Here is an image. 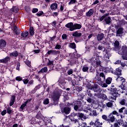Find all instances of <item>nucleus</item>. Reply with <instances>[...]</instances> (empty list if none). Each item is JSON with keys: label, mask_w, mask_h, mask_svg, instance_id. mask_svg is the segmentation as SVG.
<instances>
[{"label": "nucleus", "mask_w": 127, "mask_h": 127, "mask_svg": "<svg viewBox=\"0 0 127 127\" xmlns=\"http://www.w3.org/2000/svg\"><path fill=\"white\" fill-rule=\"evenodd\" d=\"M20 66V64L19 63L17 64V67L16 68V70L19 71Z\"/></svg>", "instance_id": "nucleus-62"}, {"label": "nucleus", "mask_w": 127, "mask_h": 127, "mask_svg": "<svg viewBox=\"0 0 127 127\" xmlns=\"http://www.w3.org/2000/svg\"><path fill=\"white\" fill-rule=\"evenodd\" d=\"M18 11H19V9L16 7H13L10 10L11 12H14V13H17V12H18Z\"/></svg>", "instance_id": "nucleus-26"}, {"label": "nucleus", "mask_w": 127, "mask_h": 127, "mask_svg": "<svg viewBox=\"0 0 127 127\" xmlns=\"http://www.w3.org/2000/svg\"><path fill=\"white\" fill-rule=\"evenodd\" d=\"M89 67L84 66L82 68V71L84 72H87L89 70Z\"/></svg>", "instance_id": "nucleus-39"}, {"label": "nucleus", "mask_w": 127, "mask_h": 127, "mask_svg": "<svg viewBox=\"0 0 127 127\" xmlns=\"http://www.w3.org/2000/svg\"><path fill=\"white\" fill-rule=\"evenodd\" d=\"M120 47V43L119 41H115L114 42V50L116 51H118L119 50Z\"/></svg>", "instance_id": "nucleus-14"}, {"label": "nucleus", "mask_w": 127, "mask_h": 127, "mask_svg": "<svg viewBox=\"0 0 127 127\" xmlns=\"http://www.w3.org/2000/svg\"><path fill=\"white\" fill-rule=\"evenodd\" d=\"M112 80V78L108 77V78H107V79L106 80V84H111Z\"/></svg>", "instance_id": "nucleus-36"}, {"label": "nucleus", "mask_w": 127, "mask_h": 127, "mask_svg": "<svg viewBox=\"0 0 127 127\" xmlns=\"http://www.w3.org/2000/svg\"><path fill=\"white\" fill-rule=\"evenodd\" d=\"M15 79L16 81H21L22 80V78L21 76H18L16 77Z\"/></svg>", "instance_id": "nucleus-49"}, {"label": "nucleus", "mask_w": 127, "mask_h": 127, "mask_svg": "<svg viewBox=\"0 0 127 127\" xmlns=\"http://www.w3.org/2000/svg\"><path fill=\"white\" fill-rule=\"evenodd\" d=\"M109 15V13H106L100 18V21H102L104 18Z\"/></svg>", "instance_id": "nucleus-34"}, {"label": "nucleus", "mask_w": 127, "mask_h": 127, "mask_svg": "<svg viewBox=\"0 0 127 127\" xmlns=\"http://www.w3.org/2000/svg\"><path fill=\"white\" fill-rule=\"evenodd\" d=\"M66 38H67V36L65 34H64L63 35H62V39L63 40H66Z\"/></svg>", "instance_id": "nucleus-61"}, {"label": "nucleus", "mask_w": 127, "mask_h": 127, "mask_svg": "<svg viewBox=\"0 0 127 127\" xmlns=\"http://www.w3.org/2000/svg\"><path fill=\"white\" fill-rule=\"evenodd\" d=\"M50 8L51 10H55L58 8V4L56 3H53L51 5Z\"/></svg>", "instance_id": "nucleus-21"}, {"label": "nucleus", "mask_w": 127, "mask_h": 127, "mask_svg": "<svg viewBox=\"0 0 127 127\" xmlns=\"http://www.w3.org/2000/svg\"><path fill=\"white\" fill-rule=\"evenodd\" d=\"M126 100L125 99H123L121 101H120V105H125L127 106V104L126 103Z\"/></svg>", "instance_id": "nucleus-35"}, {"label": "nucleus", "mask_w": 127, "mask_h": 127, "mask_svg": "<svg viewBox=\"0 0 127 127\" xmlns=\"http://www.w3.org/2000/svg\"><path fill=\"white\" fill-rule=\"evenodd\" d=\"M28 103V101H25L24 103L22 104L21 106V107H20V109H21V111L23 110L24 109V108L26 106L27 104Z\"/></svg>", "instance_id": "nucleus-27"}, {"label": "nucleus", "mask_w": 127, "mask_h": 127, "mask_svg": "<svg viewBox=\"0 0 127 127\" xmlns=\"http://www.w3.org/2000/svg\"><path fill=\"white\" fill-rule=\"evenodd\" d=\"M73 73V69H70L67 71V74L69 75Z\"/></svg>", "instance_id": "nucleus-52"}, {"label": "nucleus", "mask_w": 127, "mask_h": 127, "mask_svg": "<svg viewBox=\"0 0 127 127\" xmlns=\"http://www.w3.org/2000/svg\"><path fill=\"white\" fill-rule=\"evenodd\" d=\"M94 13V10L93 9H90L88 10L86 13V15L87 17H90L92 15L93 13Z\"/></svg>", "instance_id": "nucleus-19"}, {"label": "nucleus", "mask_w": 127, "mask_h": 127, "mask_svg": "<svg viewBox=\"0 0 127 127\" xmlns=\"http://www.w3.org/2000/svg\"><path fill=\"white\" fill-rule=\"evenodd\" d=\"M61 49V45H59V43H57L56 47H55V49L60 50Z\"/></svg>", "instance_id": "nucleus-41"}, {"label": "nucleus", "mask_w": 127, "mask_h": 127, "mask_svg": "<svg viewBox=\"0 0 127 127\" xmlns=\"http://www.w3.org/2000/svg\"><path fill=\"white\" fill-rule=\"evenodd\" d=\"M73 26H74V25L72 22H69L68 24L65 25V27L69 28V30L71 31H73Z\"/></svg>", "instance_id": "nucleus-11"}, {"label": "nucleus", "mask_w": 127, "mask_h": 127, "mask_svg": "<svg viewBox=\"0 0 127 127\" xmlns=\"http://www.w3.org/2000/svg\"><path fill=\"white\" fill-rule=\"evenodd\" d=\"M81 28V25L79 24H75L73 25V31L76 29H80Z\"/></svg>", "instance_id": "nucleus-23"}, {"label": "nucleus", "mask_w": 127, "mask_h": 127, "mask_svg": "<svg viewBox=\"0 0 127 127\" xmlns=\"http://www.w3.org/2000/svg\"><path fill=\"white\" fill-rule=\"evenodd\" d=\"M103 57L102 56H97L96 57H93L89 60V62L92 63L94 66L98 67L101 65V61L102 60Z\"/></svg>", "instance_id": "nucleus-1"}, {"label": "nucleus", "mask_w": 127, "mask_h": 127, "mask_svg": "<svg viewBox=\"0 0 127 127\" xmlns=\"http://www.w3.org/2000/svg\"><path fill=\"white\" fill-rule=\"evenodd\" d=\"M103 125V123L99 119H95L94 127H102Z\"/></svg>", "instance_id": "nucleus-6"}, {"label": "nucleus", "mask_w": 127, "mask_h": 127, "mask_svg": "<svg viewBox=\"0 0 127 127\" xmlns=\"http://www.w3.org/2000/svg\"><path fill=\"white\" fill-rule=\"evenodd\" d=\"M28 35V32H24L21 33V37L23 38H26Z\"/></svg>", "instance_id": "nucleus-30"}, {"label": "nucleus", "mask_w": 127, "mask_h": 127, "mask_svg": "<svg viewBox=\"0 0 127 127\" xmlns=\"http://www.w3.org/2000/svg\"><path fill=\"white\" fill-rule=\"evenodd\" d=\"M122 81V84L119 86V88L122 89L123 90H125L127 89V82H126V79L124 78L118 77L117 79V80H120Z\"/></svg>", "instance_id": "nucleus-4"}, {"label": "nucleus", "mask_w": 127, "mask_h": 127, "mask_svg": "<svg viewBox=\"0 0 127 127\" xmlns=\"http://www.w3.org/2000/svg\"><path fill=\"white\" fill-rule=\"evenodd\" d=\"M97 49L99 51H103L104 54V58L105 60L110 59V57L111 56L110 52V48H108V50H105V48L102 45H99Z\"/></svg>", "instance_id": "nucleus-2"}, {"label": "nucleus", "mask_w": 127, "mask_h": 127, "mask_svg": "<svg viewBox=\"0 0 127 127\" xmlns=\"http://www.w3.org/2000/svg\"><path fill=\"white\" fill-rule=\"evenodd\" d=\"M59 84H60V85H62V84H63V85H65V83L64 82V81H62V80H61V79H59Z\"/></svg>", "instance_id": "nucleus-54"}, {"label": "nucleus", "mask_w": 127, "mask_h": 127, "mask_svg": "<svg viewBox=\"0 0 127 127\" xmlns=\"http://www.w3.org/2000/svg\"><path fill=\"white\" fill-rule=\"evenodd\" d=\"M69 47L71 49H75L76 48V45L75 43H71L69 44Z\"/></svg>", "instance_id": "nucleus-38"}, {"label": "nucleus", "mask_w": 127, "mask_h": 127, "mask_svg": "<svg viewBox=\"0 0 127 127\" xmlns=\"http://www.w3.org/2000/svg\"><path fill=\"white\" fill-rule=\"evenodd\" d=\"M115 74H116L117 76L122 75V69H121L120 67L117 68L116 69Z\"/></svg>", "instance_id": "nucleus-20"}, {"label": "nucleus", "mask_w": 127, "mask_h": 127, "mask_svg": "<svg viewBox=\"0 0 127 127\" xmlns=\"http://www.w3.org/2000/svg\"><path fill=\"white\" fill-rule=\"evenodd\" d=\"M12 112V110L10 107L7 108V113L9 114H10Z\"/></svg>", "instance_id": "nucleus-50"}, {"label": "nucleus", "mask_w": 127, "mask_h": 127, "mask_svg": "<svg viewBox=\"0 0 127 127\" xmlns=\"http://www.w3.org/2000/svg\"><path fill=\"white\" fill-rule=\"evenodd\" d=\"M43 116L40 114V112H38L36 116V118L37 119H43Z\"/></svg>", "instance_id": "nucleus-37"}, {"label": "nucleus", "mask_w": 127, "mask_h": 127, "mask_svg": "<svg viewBox=\"0 0 127 127\" xmlns=\"http://www.w3.org/2000/svg\"><path fill=\"white\" fill-rule=\"evenodd\" d=\"M10 56L11 57H17L18 56V54L17 53V52H13L10 54Z\"/></svg>", "instance_id": "nucleus-31"}, {"label": "nucleus", "mask_w": 127, "mask_h": 127, "mask_svg": "<svg viewBox=\"0 0 127 127\" xmlns=\"http://www.w3.org/2000/svg\"><path fill=\"white\" fill-rule=\"evenodd\" d=\"M101 77L103 78L104 80H105V76L104 73L102 72L100 73V77H99L98 74H96L95 78L96 79H97L99 82H101L102 81V79Z\"/></svg>", "instance_id": "nucleus-8"}, {"label": "nucleus", "mask_w": 127, "mask_h": 127, "mask_svg": "<svg viewBox=\"0 0 127 127\" xmlns=\"http://www.w3.org/2000/svg\"><path fill=\"white\" fill-rule=\"evenodd\" d=\"M77 116L78 117L81 118V120H82V119H83L84 114L83 113H78V114H77Z\"/></svg>", "instance_id": "nucleus-46"}, {"label": "nucleus", "mask_w": 127, "mask_h": 127, "mask_svg": "<svg viewBox=\"0 0 127 127\" xmlns=\"http://www.w3.org/2000/svg\"><path fill=\"white\" fill-rule=\"evenodd\" d=\"M25 64L28 66V67H31V62H29V61H26Z\"/></svg>", "instance_id": "nucleus-53"}, {"label": "nucleus", "mask_w": 127, "mask_h": 127, "mask_svg": "<svg viewBox=\"0 0 127 127\" xmlns=\"http://www.w3.org/2000/svg\"><path fill=\"white\" fill-rule=\"evenodd\" d=\"M49 62L47 63V65L50 67H52L54 65V62L53 61H51L50 60H48Z\"/></svg>", "instance_id": "nucleus-33"}, {"label": "nucleus", "mask_w": 127, "mask_h": 127, "mask_svg": "<svg viewBox=\"0 0 127 127\" xmlns=\"http://www.w3.org/2000/svg\"><path fill=\"white\" fill-rule=\"evenodd\" d=\"M10 58L9 57H6L4 59H2L0 60V63H3V64H6L7 62H9L10 60Z\"/></svg>", "instance_id": "nucleus-16"}, {"label": "nucleus", "mask_w": 127, "mask_h": 127, "mask_svg": "<svg viewBox=\"0 0 127 127\" xmlns=\"http://www.w3.org/2000/svg\"><path fill=\"white\" fill-rule=\"evenodd\" d=\"M83 111L86 113L90 111V116H97L96 111L95 110L92 111L91 108H87V110H84Z\"/></svg>", "instance_id": "nucleus-7"}, {"label": "nucleus", "mask_w": 127, "mask_h": 127, "mask_svg": "<svg viewBox=\"0 0 127 127\" xmlns=\"http://www.w3.org/2000/svg\"><path fill=\"white\" fill-rule=\"evenodd\" d=\"M7 111L6 110H3L1 112V116H4L5 114H6Z\"/></svg>", "instance_id": "nucleus-58"}, {"label": "nucleus", "mask_w": 127, "mask_h": 127, "mask_svg": "<svg viewBox=\"0 0 127 127\" xmlns=\"http://www.w3.org/2000/svg\"><path fill=\"white\" fill-rule=\"evenodd\" d=\"M76 2V0H70V1L68 2V5H71Z\"/></svg>", "instance_id": "nucleus-48"}, {"label": "nucleus", "mask_w": 127, "mask_h": 127, "mask_svg": "<svg viewBox=\"0 0 127 127\" xmlns=\"http://www.w3.org/2000/svg\"><path fill=\"white\" fill-rule=\"evenodd\" d=\"M48 70L47 69V67H45L44 68H43L42 69H41L40 70V71L39 72V73H45L47 72V71Z\"/></svg>", "instance_id": "nucleus-32"}, {"label": "nucleus", "mask_w": 127, "mask_h": 127, "mask_svg": "<svg viewBox=\"0 0 127 127\" xmlns=\"http://www.w3.org/2000/svg\"><path fill=\"white\" fill-rule=\"evenodd\" d=\"M44 12L43 11H39L37 13L36 15L38 16H41V15H42L43 14Z\"/></svg>", "instance_id": "nucleus-51"}, {"label": "nucleus", "mask_w": 127, "mask_h": 127, "mask_svg": "<svg viewBox=\"0 0 127 127\" xmlns=\"http://www.w3.org/2000/svg\"><path fill=\"white\" fill-rule=\"evenodd\" d=\"M104 35L103 33L98 34V35L97 36V40L98 41L102 40L104 38Z\"/></svg>", "instance_id": "nucleus-25"}, {"label": "nucleus", "mask_w": 127, "mask_h": 127, "mask_svg": "<svg viewBox=\"0 0 127 127\" xmlns=\"http://www.w3.org/2000/svg\"><path fill=\"white\" fill-rule=\"evenodd\" d=\"M5 46H6V42L4 40H0V49H3Z\"/></svg>", "instance_id": "nucleus-12"}, {"label": "nucleus", "mask_w": 127, "mask_h": 127, "mask_svg": "<svg viewBox=\"0 0 127 127\" xmlns=\"http://www.w3.org/2000/svg\"><path fill=\"white\" fill-rule=\"evenodd\" d=\"M118 123L119 125L122 126L123 124L124 123V122L122 120H119L118 121Z\"/></svg>", "instance_id": "nucleus-47"}, {"label": "nucleus", "mask_w": 127, "mask_h": 127, "mask_svg": "<svg viewBox=\"0 0 127 127\" xmlns=\"http://www.w3.org/2000/svg\"><path fill=\"white\" fill-rule=\"evenodd\" d=\"M120 91L117 90V88L114 89L113 93H112V96H110V98L111 100H116L117 97L120 95Z\"/></svg>", "instance_id": "nucleus-5"}, {"label": "nucleus", "mask_w": 127, "mask_h": 127, "mask_svg": "<svg viewBox=\"0 0 127 127\" xmlns=\"http://www.w3.org/2000/svg\"><path fill=\"white\" fill-rule=\"evenodd\" d=\"M38 11V8H33L32 12L33 13H37V12Z\"/></svg>", "instance_id": "nucleus-57"}, {"label": "nucleus", "mask_w": 127, "mask_h": 127, "mask_svg": "<svg viewBox=\"0 0 127 127\" xmlns=\"http://www.w3.org/2000/svg\"><path fill=\"white\" fill-rule=\"evenodd\" d=\"M49 103V100L48 99H46L44 101H43V104L44 105H48Z\"/></svg>", "instance_id": "nucleus-45"}, {"label": "nucleus", "mask_w": 127, "mask_h": 127, "mask_svg": "<svg viewBox=\"0 0 127 127\" xmlns=\"http://www.w3.org/2000/svg\"><path fill=\"white\" fill-rule=\"evenodd\" d=\"M65 8V5L64 4H62L60 6V10L63 11L64 9Z\"/></svg>", "instance_id": "nucleus-56"}, {"label": "nucleus", "mask_w": 127, "mask_h": 127, "mask_svg": "<svg viewBox=\"0 0 127 127\" xmlns=\"http://www.w3.org/2000/svg\"><path fill=\"white\" fill-rule=\"evenodd\" d=\"M72 36L75 37H79L81 36V33L78 31H75L72 33Z\"/></svg>", "instance_id": "nucleus-18"}, {"label": "nucleus", "mask_w": 127, "mask_h": 127, "mask_svg": "<svg viewBox=\"0 0 127 127\" xmlns=\"http://www.w3.org/2000/svg\"><path fill=\"white\" fill-rule=\"evenodd\" d=\"M48 55H57L58 54H60L59 51L56 50H50L47 53Z\"/></svg>", "instance_id": "nucleus-15"}, {"label": "nucleus", "mask_w": 127, "mask_h": 127, "mask_svg": "<svg viewBox=\"0 0 127 127\" xmlns=\"http://www.w3.org/2000/svg\"><path fill=\"white\" fill-rule=\"evenodd\" d=\"M122 127H127V123L126 122H124V124H122Z\"/></svg>", "instance_id": "nucleus-63"}, {"label": "nucleus", "mask_w": 127, "mask_h": 127, "mask_svg": "<svg viewBox=\"0 0 127 127\" xmlns=\"http://www.w3.org/2000/svg\"><path fill=\"white\" fill-rule=\"evenodd\" d=\"M122 63L121 60H117L115 63H114V64H120Z\"/></svg>", "instance_id": "nucleus-59"}, {"label": "nucleus", "mask_w": 127, "mask_h": 127, "mask_svg": "<svg viewBox=\"0 0 127 127\" xmlns=\"http://www.w3.org/2000/svg\"><path fill=\"white\" fill-rule=\"evenodd\" d=\"M75 111H82L83 108L81 107V104H77V105H75L74 107Z\"/></svg>", "instance_id": "nucleus-17"}, {"label": "nucleus", "mask_w": 127, "mask_h": 127, "mask_svg": "<svg viewBox=\"0 0 127 127\" xmlns=\"http://www.w3.org/2000/svg\"><path fill=\"white\" fill-rule=\"evenodd\" d=\"M87 126V124L86 123H82L81 125V127H86Z\"/></svg>", "instance_id": "nucleus-64"}, {"label": "nucleus", "mask_w": 127, "mask_h": 127, "mask_svg": "<svg viewBox=\"0 0 127 127\" xmlns=\"http://www.w3.org/2000/svg\"><path fill=\"white\" fill-rule=\"evenodd\" d=\"M124 110H125V107H122V108L119 110V112L120 113H123V112H124Z\"/></svg>", "instance_id": "nucleus-55"}, {"label": "nucleus", "mask_w": 127, "mask_h": 127, "mask_svg": "<svg viewBox=\"0 0 127 127\" xmlns=\"http://www.w3.org/2000/svg\"><path fill=\"white\" fill-rule=\"evenodd\" d=\"M22 81H23L24 84H28V83L29 82V80L27 79H24Z\"/></svg>", "instance_id": "nucleus-60"}, {"label": "nucleus", "mask_w": 127, "mask_h": 127, "mask_svg": "<svg viewBox=\"0 0 127 127\" xmlns=\"http://www.w3.org/2000/svg\"><path fill=\"white\" fill-rule=\"evenodd\" d=\"M13 32L16 34V35H18L19 34V30L17 26L14 27Z\"/></svg>", "instance_id": "nucleus-29"}, {"label": "nucleus", "mask_w": 127, "mask_h": 127, "mask_svg": "<svg viewBox=\"0 0 127 127\" xmlns=\"http://www.w3.org/2000/svg\"><path fill=\"white\" fill-rule=\"evenodd\" d=\"M111 114H112V115H113V116L116 115L117 117H119L120 116V114L116 111H114L113 112L111 113Z\"/></svg>", "instance_id": "nucleus-40"}, {"label": "nucleus", "mask_w": 127, "mask_h": 127, "mask_svg": "<svg viewBox=\"0 0 127 127\" xmlns=\"http://www.w3.org/2000/svg\"><path fill=\"white\" fill-rule=\"evenodd\" d=\"M15 96H11V99H10V102L9 103V105L10 106H13V105L14 104V103L15 102Z\"/></svg>", "instance_id": "nucleus-22"}, {"label": "nucleus", "mask_w": 127, "mask_h": 127, "mask_svg": "<svg viewBox=\"0 0 127 127\" xmlns=\"http://www.w3.org/2000/svg\"><path fill=\"white\" fill-rule=\"evenodd\" d=\"M105 22L107 24H110L111 23V18L110 16L106 17L105 18Z\"/></svg>", "instance_id": "nucleus-24"}, {"label": "nucleus", "mask_w": 127, "mask_h": 127, "mask_svg": "<svg viewBox=\"0 0 127 127\" xmlns=\"http://www.w3.org/2000/svg\"><path fill=\"white\" fill-rule=\"evenodd\" d=\"M29 33L31 36L34 35V29L33 27H30L29 29Z\"/></svg>", "instance_id": "nucleus-28"}, {"label": "nucleus", "mask_w": 127, "mask_h": 127, "mask_svg": "<svg viewBox=\"0 0 127 127\" xmlns=\"http://www.w3.org/2000/svg\"><path fill=\"white\" fill-rule=\"evenodd\" d=\"M113 104L111 102H107L106 103V106L108 108H111L113 107Z\"/></svg>", "instance_id": "nucleus-42"}, {"label": "nucleus", "mask_w": 127, "mask_h": 127, "mask_svg": "<svg viewBox=\"0 0 127 127\" xmlns=\"http://www.w3.org/2000/svg\"><path fill=\"white\" fill-rule=\"evenodd\" d=\"M70 108L69 107H64L62 109V112L63 113H65L66 115H68L70 113Z\"/></svg>", "instance_id": "nucleus-10"}, {"label": "nucleus", "mask_w": 127, "mask_h": 127, "mask_svg": "<svg viewBox=\"0 0 127 127\" xmlns=\"http://www.w3.org/2000/svg\"><path fill=\"white\" fill-rule=\"evenodd\" d=\"M86 100H87V102H88L89 103H94V100L91 98H88Z\"/></svg>", "instance_id": "nucleus-43"}, {"label": "nucleus", "mask_w": 127, "mask_h": 127, "mask_svg": "<svg viewBox=\"0 0 127 127\" xmlns=\"http://www.w3.org/2000/svg\"><path fill=\"white\" fill-rule=\"evenodd\" d=\"M115 120L116 118L115 116L112 114V113H110L109 116H108V121H110L111 123H113L115 122Z\"/></svg>", "instance_id": "nucleus-13"}, {"label": "nucleus", "mask_w": 127, "mask_h": 127, "mask_svg": "<svg viewBox=\"0 0 127 127\" xmlns=\"http://www.w3.org/2000/svg\"><path fill=\"white\" fill-rule=\"evenodd\" d=\"M124 33V28L120 27L117 31L116 36L120 37Z\"/></svg>", "instance_id": "nucleus-9"}, {"label": "nucleus", "mask_w": 127, "mask_h": 127, "mask_svg": "<svg viewBox=\"0 0 127 127\" xmlns=\"http://www.w3.org/2000/svg\"><path fill=\"white\" fill-rule=\"evenodd\" d=\"M118 54L122 56V58L124 60L127 61V46H123L121 51H119Z\"/></svg>", "instance_id": "nucleus-3"}, {"label": "nucleus", "mask_w": 127, "mask_h": 127, "mask_svg": "<svg viewBox=\"0 0 127 127\" xmlns=\"http://www.w3.org/2000/svg\"><path fill=\"white\" fill-rule=\"evenodd\" d=\"M100 98L102 99V100H106L107 99V96H106L105 94H102L101 95Z\"/></svg>", "instance_id": "nucleus-44"}]
</instances>
